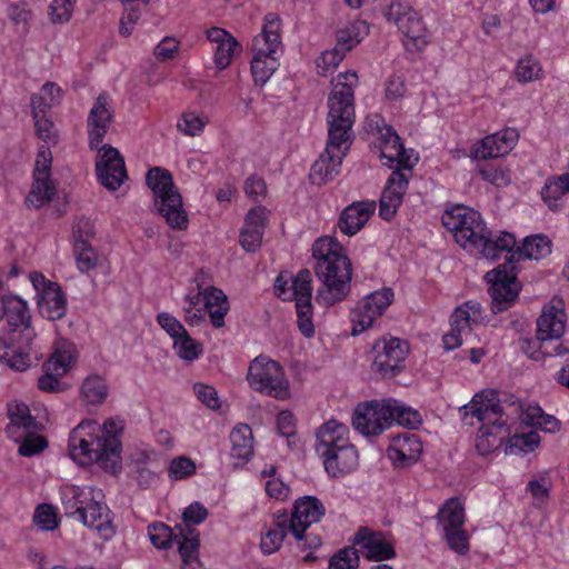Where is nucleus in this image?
I'll list each match as a JSON object with an SVG mask.
<instances>
[{
	"mask_svg": "<svg viewBox=\"0 0 569 569\" xmlns=\"http://www.w3.org/2000/svg\"><path fill=\"white\" fill-rule=\"evenodd\" d=\"M204 120L194 112H184L177 123L179 131L189 137H196L203 131Z\"/></svg>",
	"mask_w": 569,
	"mask_h": 569,
	"instance_id": "864d4df0",
	"label": "nucleus"
},
{
	"mask_svg": "<svg viewBox=\"0 0 569 569\" xmlns=\"http://www.w3.org/2000/svg\"><path fill=\"white\" fill-rule=\"evenodd\" d=\"M541 67L531 56L519 60L516 68V77L520 82H529L539 78Z\"/></svg>",
	"mask_w": 569,
	"mask_h": 569,
	"instance_id": "603ef678",
	"label": "nucleus"
},
{
	"mask_svg": "<svg viewBox=\"0 0 569 569\" xmlns=\"http://www.w3.org/2000/svg\"><path fill=\"white\" fill-rule=\"evenodd\" d=\"M19 435H22L21 437L24 438L18 449L19 453L23 457L38 455L48 446L43 436L34 435L31 430L19 432Z\"/></svg>",
	"mask_w": 569,
	"mask_h": 569,
	"instance_id": "de8ad7c7",
	"label": "nucleus"
},
{
	"mask_svg": "<svg viewBox=\"0 0 569 569\" xmlns=\"http://www.w3.org/2000/svg\"><path fill=\"white\" fill-rule=\"evenodd\" d=\"M73 252L77 267L81 272H88L98 264V254L90 242H74Z\"/></svg>",
	"mask_w": 569,
	"mask_h": 569,
	"instance_id": "37998d69",
	"label": "nucleus"
},
{
	"mask_svg": "<svg viewBox=\"0 0 569 569\" xmlns=\"http://www.w3.org/2000/svg\"><path fill=\"white\" fill-rule=\"evenodd\" d=\"M359 567L358 550L346 547L335 553L329 561V569H357Z\"/></svg>",
	"mask_w": 569,
	"mask_h": 569,
	"instance_id": "49530a36",
	"label": "nucleus"
},
{
	"mask_svg": "<svg viewBox=\"0 0 569 569\" xmlns=\"http://www.w3.org/2000/svg\"><path fill=\"white\" fill-rule=\"evenodd\" d=\"M348 427L336 420H329L323 423L317 431L316 451L319 456L328 455L330 450L343 446L349 441Z\"/></svg>",
	"mask_w": 569,
	"mask_h": 569,
	"instance_id": "c85d7f7f",
	"label": "nucleus"
},
{
	"mask_svg": "<svg viewBox=\"0 0 569 569\" xmlns=\"http://www.w3.org/2000/svg\"><path fill=\"white\" fill-rule=\"evenodd\" d=\"M76 0H53L50 4V19L53 23L69 21Z\"/></svg>",
	"mask_w": 569,
	"mask_h": 569,
	"instance_id": "bf43d9fd",
	"label": "nucleus"
},
{
	"mask_svg": "<svg viewBox=\"0 0 569 569\" xmlns=\"http://www.w3.org/2000/svg\"><path fill=\"white\" fill-rule=\"evenodd\" d=\"M327 472L332 477H339L351 472L358 465V453L352 445L345 443L321 456Z\"/></svg>",
	"mask_w": 569,
	"mask_h": 569,
	"instance_id": "cd10ccee",
	"label": "nucleus"
},
{
	"mask_svg": "<svg viewBox=\"0 0 569 569\" xmlns=\"http://www.w3.org/2000/svg\"><path fill=\"white\" fill-rule=\"evenodd\" d=\"M421 452L422 443L419 438L413 433L403 432L393 438L387 456L396 468H407L418 461Z\"/></svg>",
	"mask_w": 569,
	"mask_h": 569,
	"instance_id": "5701e85b",
	"label": "nucleus"
},
{
	"mask_svg": "<svg viewBox=\"0 0 569 569\" xmlns=\"http://www.w3.org/2000/svg\"><path fill=\"white\" fill-rule=\"evenodd\" d=\"M346 52L335 47L332 50L326 51L317 60V68L320 73L325 74L330 68L337 67L343 59Z\"/></svg>",
	"mask_w": 569,
	"mask_h": 569,
	"instance_id": "0e129e2a",
	"label": "nucleus"
},
{
	"mask_svg": "<svg viewBox=\"0 0 569 569\" xmlns=\"http://www.w3.org/2000/svg\"><path fill=\"white\" fill-rule=\"evenodd\" d=\"M392 405L389 399L359 403L352 417V426L363 436L380 435L389 428L390 406Z\"/></svg>",
	"mask_w": 569,
	"mask_h": 569,
	"instance_id": "dca6fc26",
	"label": "nucleus"
},
{
	"mask_svg": "<svg viewBox=\"0 0 569 569\" xmlns=\"http://www.w3.org/2000/svg\"><path fill=\"white\" fill-rule=\"evenodd\" d=\"M569 192V173H562L558 177L549 178L541 189V198L548 208L558 211L561 204L558 202Z\"/></svg>",
	"mask_w": 569,
	"mask_h": 569,
	"instance_id": "e433bc0d",
	"label": "nucleus"
},
{
	"mask_svg": "<svg viewBox=\"0 0 569 569\" xmlns=\"http://www.w3.org/2000/svg\"><path fill=\"white\" fill-rule=\"evenodd\" d=\"M565 312L562 309L550 307L543 309L537 319V340L545 343L548 340L559 339L565 332Z\"/></svg>",
	"mask_w": 569,
	"mask_h": 569,
	"instance_id": "c756f323",
	"label": "nucleus"
},
{
	"mask_svg": "<svg viewBox=\"0 0 569 569\" xmlns=\"http://www.w3.org/2000/svg\"><path fill=\"white\" fill-rule=\"evenodd\" d=\"M73 357L66 351H56L43 365V375L38 379V388L47 392H60L64 388L59 381L71 367Z\"/></svg>",
	"mask_w": 569,
	"mask_h": 569,
	"instance_id": "b1692460",
	"label": "nucleus"
},
{
	"mask_svg": "<svg viewBox=\"0 0 569 569\" xmlns=\"http://www.w3.org/2000/svg\"><path fill=\"white\" fill-rule=\"evenodd\" d=\"M194 392L198 399L210 409H218L220 407L218 392L212 386L196 383Z\"/></svg>",
	"mask_w": 569,
	"mask_h": 569,
	"instance_id": "680f3d73",
	"label": "nucleus"
},
{
	"mask_svg": "<svg viewBox=\"0 0 569 569\" xmlns=\"http://www.w3.org/2000/svg\"><path fill=\"white\" fill-rule=\"evenodd\" d=\"M389 402L393 403L390 406L391 418L389 419V427L395 422L408 429H416L421 425V416L417 410L406 407L398 400L391 398Z\"/></svg>",
	"mask_w": 569,
	"mask_h": 569,
	"instance_id": "ea45409f",
	"label": "nucleus"
},
{
	"mask_svg": "<svg viewBox=\"0 0 569 569\" xmlns=\"http://www.w3.org/2000/svg\"><path fill=\"white\" fill-rule=\"evenodd\" d=\"M355 72L340 73L337 82L332 80V90L328 97V141L325 151L311 167L310 179L313 184H323L339 172L343 158L352 143L355 122L353 86Z\"/></svg>",
	"mask_w": 569,
	"mask_h": 569,
	"instance_id": "f257e3e1",
	"label": "nucleus"
},
{
	"mask_svg": "<svg viewBox=\"0 0 569 569\" xmlns=\"http://www.w3.org/2000/svg\"><path fill=\"white\" fill-rule=\"evenodd\" d=\"M39 312L49 320H59L67 312V299L59 284H50L38 299Z\"/></svg>",
	"mask_w": 569,
	"mask_h": 569,
	"instance_id": "2f4dec72",
	"label": "nucleus"
},
{
	"mask_svg": "<svg viewBox=\"0 0 569 569\" xmlns=\"http://www.w3.org/2000/svg\"><path fill=\"white\" fill-rule=\"evenodd\" d=\"M470 313L463 308H456L450 317V332L442 338L445 348L452 350L462 343V333L470 330Z\"/></svg>",
	"mask_w": 569,
	"mask_h": 569,
	"instance_id": "c9c22d12",
	"label": "nucleus"
},
{
	"mask_svg": "<svg viewBox=\"0 0 569 569\" xmlns=\"http://www.w3.org/2000/svg\"><path fill=\"white\" fill-rule=\"evenodd\" d=\"M519 133L513 128H507L485 137L475 149L478 159L498 158L508 153L516 144Z\"/></svg>",
	"mask_w": 569,
	"mask_h": 569,
	"instance_id": "a878e982",
	"label": "nucleus"
},
{
	"mask_svg": "<svg viewBox=\"0 0 569 569\" xmlns=\"http://www.w3.org/2000/svg\"><path fill=\"white\" fill-rule=\"evenodd\" d=\"M274 518V528H270L262 537L260 542V548L263 553L271 555L276 552L287 532L289 531V523H288V512L287 511H278L273 516Z\"/></svg>",
	"mask_w": 569,
	"mask_h": 569,
	"instance_id": "72a5a7b5",
	"label": "nucleus"
},
{
	"mask_svg": "<svg viewBox=\"0 0 569 569\" xmlns=\"http://www.w3.org/2000/svg\"><path fill=\"white\" fill-rule=\"evenodd\" d=\"M409 178L410 173L400 170L391 172L380 198L379 214L383 220L389 221L395 217L408 189Z\"/></svg>",
	"mask_w": 569,
	"mask_h": 569,
	"instance_id": "4be33fe9",
	"label": "nucleus"
},
{
	"mask_svg": "<svg viewBox=\"0 0 569 569\" xmlns=\"http://www.w3.org/2000/svg\"><path fill=\"white\" fill-rule=\"evenodd\" d=\"M188 306L184 310V321L193 327L199 326L206 320L202 308H197L203 300V308L208 311L210 321L214 328H221L224 325V317L229 311V302L227 296L221 289L208 287L203 292L194 296H187Z\"/></svg>",
	"mask_w": 569,
	"mask_h": 569,
	"instance_id": "9b49d317",
	"label": "nucleus"
},
{
	"mask_svg": "<svg viewBox=\"0 0 569 569\" xmlns=\"http://www.w3.org/2000/svg\"><path fill=\"white\" fill-rule=\"evenodd\" d=\"M247 379L250 387L258 392L279 400L290 397L289 382L284 378V371L274 360L262 356L257 357L249 366Z\"/></svg>",
	"mask_w": 569,
	"mask_h": 569,
	"instance_id": "9d476101",
	"label": "nucleus"
},
{
	"mask_svg": "<svg viewBox=\"0 0 569 569\" xmlns=\"http://www.w3.org/2000/svg\"><path fill=\"white\" fill-rule=\"evenodd\" d=\"M94 237V226L88 218H80L73 226L74 242H90Z\"/></svg>",
	"mask_w": 569,
	"mask_h": 569,
	"instance_id": "774afa93",
	"label": "nucleus"
},
{
	"mask_svg": "<svg viewBox=\"0 0 569 569\" xmlns=\"http://www.w3.org/2000/svg\"><path fill=\"white\" fill-rule=\"evenodd\" d=\"M173 348L177 355L186 361H193L203 351L202 345L192 339L188 331L181 338L173 341Z\"/></svg>",
	"mask_w": 569,
	"mask_h": 569,
	"instance_id": "a18cd8bd",
	"label": "nucleus"
},
{
	"mask_svg": "<svg viewBox=\"0 0 569 569\" xmlns=\"http://www.w3.org/2000/svg\"><path fill=\"white\" fill-rule=\"evenodd\" d=\"M112 120L110 97L102 92L97 97L87 119L89 147L99 151L96 161L98 180L104 188L117 190L127 180L128 174L119 150L110 144H102Z\"/></svg>",
	"mask_w": 569,
	"mask_h": 569,
	"instance_id": "f03ea898",
	"label": "nucleus"
},
{
	"mask_svg": "<svg viewBox=\"0 0 569 569\" xmlns=\"http://www.w3.org/2000/svg\"><path fill=\"white\" fill-rule=\"evenodd\" d=\"M540 443V436L536 431H529L522 435H515L509 439V446L506 452L516 455L519 452H531Z\"/></svg>",
	"mask_w": 569,
	"mask_h": 569,
	"instance_id": "c03bdc74",
	"label": "nucleus"
},
{
	"mask_svg": "<svg viewBox=\"0 0 569 569\" xmlns=\"http://www.w3.org/2000/svg\"><path fill=\"white\" fill-rule=\"evenodd\" d=\"M506 433L507 431H499V425L490 428H479L476 439L477 451L485 456L498 449L502 445Z\"/></svg>",
	"mask_w": 569,
	"mask_h": 569,
	"instance_id": "58836bf2",
	"label": "nucleus"
},
{
	"mask_svg": "<svg viewBox=\"0 0 569 569\" xmlns=\"http://www.w3.org/2000/svg\"><path fill=\"white\" fill-rule=\"evenodd\" d=\"M312 256L316 276L322 282L317 303L330 307L345 300L351 289L352 267L342 246L332 237H323L315 242Z\"/></svg>",
	"mask_w": 569,
	"mask_h": 569,
	"instance_id": "7ed1b4c3",
	"label": "nucleus"
},
{
	"mask_svg": "<svg viewBox=\"0 0 569 569\" xmlns=\"http://www.w3.org/2000/svg\"><path fill=\"white\" fill-rule=\"evenodd\" d=\"M33 119L38 137L43 141H51L57 143V134L54 132L53 122L49 120L44 114Z\"/></svg>",
	"mask_w": 569,
	"mask_h": 569,
	"instance_id": "338daca9",
	"label": "nucleus"
},
{
	"mask_svg": "<svg viewBox=\"0 0 569 569\" xmlns=\"http://www.w3.org/2000/svg\"><path fill=\"white\" fill-rule=\"evenodd\" d=\"M353 543L360 547L365 558L372 561H382L396 557L393 546L386 540L381 531L360 527L353 537Z\"/></svg>",
	"mask_w": 569,
	"mask_h": 569,
	"instance_id": "412c9836",
	"label": "nucleus"
},
{
	"mask_svg": "<svg viewBox=\"0 0 569 569\" xmlns=\"http://www.w3.org/2000/svg\"><path fill=\"white\" fill-rule=\"evenodd\" d=\"M479 173L481 178L497 188H502L510 183V176L508 171L496 168L491 164H486L480 168Z\"/></svg>",
	"mask_w": 569,
	"mask_h": 569,
	"instance_id": "13d9d810",
	"label": "nucleus"
},
{
	"mask_svg": "<svg viewBox=\"0 0 569 569\" xmlns=\"http://www.w3.org/2000/svg\"><path fill=\"white\" fill-rule=\"evenodd\" d=\"M168 473L173 480L186 479L196 473V463L186 456L177 457L170 461Z\"/></svg>",
	"mask_w": 569,
	"mask_h": 569,
	"instance_id": "3c124183",
	"label": "nucleus"
},
{
	"mask_svg": "<svg viewBox=\"0 0 569 569\" xmlns=\"http://www.w3.org/2000/svg\"><path fill=\"white\" fill-rule=\"evenodd\" d=\"M386 17L403 33V43L408 50L420 51L428 43V30L418 12L410 6L395 1L389 6Z\"/></svg>",
	"mask_w": 569,
	"mask_h": 569,
	"instance_id": "f8f14e48",
	"label": "nucleus"
},
{
	"mask_svg": "<svg viewBox=\"0 0 569 569\" xmlns=\"http://www.w3.org/2000/svg\"><path fill=\"white\" fill-rule=\"evenodd\" d=\"M262 236L258 229L243 228L240 232V244L247 252H256L261 246Z\"/></svg>",
	"mask_w": 569,
	"mask_h": 569,
	"instance_id": "e2e57ef3",
	"label": "nucleus"
},
{
	"mask_svg": "<svg viewBox=\"0 0 569 569\" xmlns=\"http://www.w3.org/2000/svg\"><path fill=\"white\" fill-rule=\"evenodd\" d=\"M551 482L547 478L532 479L527 485V491L540 502L548 500Z\"/></svg>",
	"mask_w": 569,
	"mask_h": 569,
	"instance_id": "69168bd1",
	"label": "nucleus"
},
{
	"mask_svg": "<svg viewBox=\"0 0 569 569\" xmlns=\"http://www.w3.org/2000/svg\"><path fill=\"white\" fill-rule=\"evenodd\" d=\"M239 48L240 44L233 36L227 38L224 42L219 43L214 52V63L217 68L220 70L226 69L230 64L236 50Z\"/></svg>",
	"mask_w": 569,
	"mask_h": 569,
	"instance_id": "8fccbe9b",
	"label": "nucleus"
},
{
	"mask_svg": "<svg viewBox=\"0 0 569 569\" xmlns=\"http://www.w3.org/2000/svg\"><path fill=\"white\" fill-rule=\"evenodd\" d=\"M33 521L42 530H53L58 526L57 515L50 505H40L33 515Z\"/></svg>",
	"mask_w": 569,
	"mask_h": 569,
	"instance_id": "5fc2aeb1",
	"label": "nucleus"
},
{
	"mask_svg": "<svg viewBox=\"0 0 569 569\" xmlns=\"http://www.w3.org/2000/svg\"><path fill=\"white\" fill-rule=\"evenodd\" d=\"M379 148L381 158L387 160L385 164L395 170L410 172L417 161V158L412 159V150L405 149L400 137L391 127L386 126V132L380 136Z\"/></svg>",
	"mask_w": 569,
	"mask_h": 569,
	"instance_id": "aec40b11",
	"label": "nucleus"
},
{
	"mask_svg": "<svg viewBox=\"0 0 569 569\" xmlns=\"http://www.w3.org/2000/svg\"><path fill=\"white\" fill-rule=\"evenodd\" d=\"M8 416L10 422L6 427V432L17 442L22 436L19 435L21 430L29 431L36 427V420L31 416L30 409L24 403H16L14 406H9Z\"/></svg>",
	"mask_w": 569,
	"mask_h": 569,
	"instance_id": "473e14b6",
	"label": "nucleus"
},
{
	"mask_svg": "<svg viewBox=\"0 0 569 569\" xmlns=\"http://www.w3.org/2000/svg\"><path fill=\"white\" fill-rule=\"evenodd\" d=\"M208 513L207 508L202 503L192 502L184 509L182 520L187 527L199 525L207 519Z\"/></svg>",
	"mask_w": 569,
	"mask_h": 569,
	"instance_id": "052dcab7",
	"label": "nucleus"
},
{
	"mask_svg": "<svg viewBox=\"0 0 569 569\" xmlns=\"http://www.w3.org/2000/svg\"><path fill=\"white\" fill-rule=\"evenodd\" d=\"M437 518L443 531L460 528L465 523L463 506L458 498H450L440 508Z\"/></svg>",
	"mask_w": 569,
	"mask_h": 569,
	"instance_id": "4c0bfd02",
	"label": "nucleus"
},
{
	"mask_svg": "<svg viewBox=\"0 0 569 569\" xmlns=\"http://www.w3.org/2000/svg\"><path fill=\"white\" fill-rule=\"evenodd\" d=\"M281 44L280 18L269 12L261 32L252 41L251 73L257 84H264L277 70L279 63L276 54Z\"/></svg>",
	"mask_w": 569,
	"mask_h": 569,
	"instance_id": "1a4fd4ad",
	"label": "nucleus"
},
{
	"mask_svg": "<svg viewBox=\"0 0 569 569\" xmlns=\"http://www.w3.org/2000/svg\"><path fill=\"white\" fill-rule=\"evenodd\" d=\"M503 403L496 390H483L476 393L471 401L461 408L463 410V419L467 420L470 416L482 423L480 428H490L499 425V431H507V422L502 419L505 415Z\"/></svg>",
	"mask_w": 569,
	"mask_h": 569,
	"instance_id": "ddd939ff",
	"label": "nucleus"
},
{
	"mask_svg": "<svg viewBox=\"0 0 569 569\" xmlns=\"http://www.w3.org/2000/svg\"><path fill=\"white\" fill-rule=\"evenodd\" d=\"M323 503L313 496L299 498L292 512L288 513L289 531L298 540L302 541L305 531L325 516Z\"/></svg>",
	"mask_w": 569,
	"mask_h": 569,
	"instance_id": "6ab92c4d",
	"label": "nucleus"
},
{
	"mask_svg": "<svg viewBox=\"0 0 569 569\" xmlns=\"http://www.w3.org/2000/svg\"><path fill=\"white\" fill-rule=\"evenodd\" d=\"M392 301L393 291L390 288L368 295L350 312V320L353 323L352 335L358 336L371 327L373 320L381 316Z\"/></svg>",
	"mask_w": 569,
	"mask_h": 569,
	"instance_id": "a211bd4d",
	"label": "nucleus"
},
{
	"mask_svg": "<svg viewBox=\"0 0 569 569\" xmlns=\"http://www.w3.org/2000/svg\"><path fill=\"white\" fill-rule=\"evenodd\" d=\"M231 456L248 461L253 455V435L248 425L236 426L230 433Z\"/></svg>",
	"mask_w": 569,
	"mask_h": 569,
	"instance_id": "f704fd0d",
	"label": "nucleus"
},
{
	"mask_svg": "<svg viewBox=\"0 0 569 569\" xmlns=\"http://www.w3.org/2000/svg\"><path fill=\"white\" fill-rule=\"evenodd\" d=\"M373 369L383 378H393L401 370V362L406 359L409 347L406 341L398 338L380 339L373 347Z\"/></svg>",
	"mask_w": 569,
	"mask_h": 569,
	"instance_id": "f3484780",
	"label": "nucleus"
},
{
	"mask_svg": "<svg viewBox=\"0 0 569 569\" xmlns=\"http://www.w3.org/2000/svg\"><path fill=\"white\" fill-rule=\"evenodd\" d=\"M506 262L486 273V280L490 283L488 293L491 298V311L499 313L515 302L520 286L517 281L518 269L516 263L521 259L539 260L551 252V241L542 236L527 237L522 246L513 247L506 251Z\"/></svg>",
	"mask_w": 569,
	"mask_h": 569,
	"instance_id": "20e7f679",
	"label": "nucleus"
},
{
	"mask_svg": "<svg viewBox=\"0 0 569 569\" xmlns=\"http://www.w3.org/2000/svg\"><path fill=\"white\" fill-rule=\"evenodd\" d=\"M92 498H94L92 488H80L74 485L66 486L61 498L64 515L78 520L79 513L86 511Z\"/></svg>",
	"mask_w": 569,
	"mask_h": 569,
	"instance_id": "7c9ffc66",
	"label": "nucleus"
},
{
	"mask_svg": "<svg viewBox=\"0 0 569 569\" xmlns=\"http://www.w3.org/2000/svg\"><path fill=\"white\" fill-rule=\"evenodd\" d=\"M311 297V272L308 269H301L296 277L291 279L290 299L296 301L298 328L306 338L315 336Z\"/></svg>",
	"mask_w": 569,
	"mask_h": 569,
	"instance_id": "2eb2a0df",
	"label": "nucleus"
},
{
	"mask_svg": "<svg viewBox=\"0 0 569 569\" xmlns=\"http://www.w3.org/2000/svg\"><path fill=\"white\" fill-rule=\"evenodd\" d=\"M178 543V550L182 560V563L198 559L199 552V535L196 533L194 529H189L188 535L183 533L180 528L179 535L174 536Z\"/></svg>",
	"mask_w": 569,
	"mask_h": 569,
	"instance_id": "a19ab883",
	"label": "nucleus"
},
{
	"mask_svg": "<svg viewBox=\"0 0 569 569\" xmlns=\"http://www.w3.org/2000/svg\"><path fill=\"white\" fill-rule=\"evenodd\" d=\"M445 538L450 549L457 553L465 555L469 550V539L462 527L445 531Z\"/></svg>",
	"mask_w": 569,
	"mask_h": 569,
	"instance_id": "6e6d98bb",
	"label": "nucleus"
},
{
	"mask_svg": "<svg viewBox=\"0 0 569 569\" xmlns=\"http://www.w3.org/2000/svg\"><path fill=\"white\" fill-rule=\"evenodd\" d=\"M81 393L92 405L101 403L107 395L108 388L104 380L97 375L89 376L81 386Z\"/></svg>",
	"mask_w": 569,
	"mask_h": 569,
	"instance_id": "79ce46f5",
	"label": "nucleus"
},
{
	"mask_svg": "<svg viewBox=\"0 0 569 569\" xmlns=\"http://www.w3.org/2000/svg\"><path fill=\"white\" fill-rule=\"evenodd\" d=\"M99 493H94V498L89 502L83 513H79L81 523L90 527L99 533V536L108 541L116 535V527L112 523V513L107 505L97 500Z\"/></svg>",
	"mask_w": 569,
	"mask_h": 569,
	"instance_id": "393cba45",
	"label": "nucleus"
},
{
	"mask_svg": "<svg viewBox=\"0 0 569 569\" xmlns=\"http://www.w3.org/2000/svg\"><path fill=\"white\" fill-rule=\"evenodd\" d=\"M98 425L94 421H82L69 436L68 449L70 457L80 465L98 461L107 468V462L116 471L119 465L121 445L118 439L94 435Z\"/></svg>",
	"mask_w": 569,
	"mask_h": 569,
	"instance_id": "0eeeda50",
	"label": "nucleus"
},
{
	"mask_svg": "<svg viewBox=\"0 0 569 569\" xmlns=\"http://www.w3.org/2000/svg\"><path fill=\"white\" fill-rule=\"evenodd\" d=\"M51 164L52 153L50 148L41 146L36 159L33 183L26 199L29 208L39 209L46 202H50L56 196L57 187L50 179Z\"/></svg>",
	"mask_w": 569,
	"mask_h": 569,
	"instance_id": "4468645a",
	"label": "nucleus"
},
{
	"mask_svg": "<svg viewBox=\"0 0 569 569\" xmlns=\"http://www.w3.org/2000/svg\"><path fill=\"white\" fill-rule=\"evenodd\" d=\"M146 182L154 196V207L172 229L184 230L188 227V213L182 206V197L176 188L171 173L160 167L150 169Z\"/></svg>",
	"mask_w": 569,
	"mask_h": 569,
	"instance_id": "6e6552de",
	"label": "nucleus"
},
{
	"mask_svg": "<svg viewBox=\"0 0 569 569\" xmlns=\"http://www.w3.org/2000/svg\"><path fill=\"white\" fill-rule=\"evenodd\" d=\"M442 224L453 232L456 240L462 247L470 246L479 249L488 259H498L500 252L510 251L516 244L512 233L502 231L499 234L489 230L481 214L466 207H456L442 216Z\"/></svg>",
	"mask_w": 569,
	"mask_h": 569,
	"instance_id": "39448f33",
	"label": "nucleus"
},
{
	"mask_svg": "<svg viewBox=\"0 0 569 569\" xmlns=\"http://www.w3.org/2000/svg\"><path fill=\"white\" fill-rule=\"evenodd\" d=\"M376 210L375 201H357L346 207L339 218L338 227L346 236L359 232Z\"/></svg>",
	"mask_w": 569,
	"mask_h": 569,
	"instance_id": "bb28decb",
	"label": "nucleus"
},
{
	"mask_svg": "<svg viewBox=\"0 0 569 569\" xmlns=\"http://www.w3.org/2000/svg\"><path fill=\"white\" fill-rule=\"evenodd\" d=\"M148 536L156 548L167 549L176 535L167 525L156 522L148 527Z\"/></svg>",
	"mask_w": 569,
	"mask_h": 569,
	"instance_id": "09e8293b",
	"label": "nucleus"
},
{
	"mask_svg": "<svg viewBox=\"0 0 569 569\" xmlns=\"http://www.w3.org/2000/svg\"><path fill=\"white\" fill-rule=\"evenodd\" d=\"M4 316L10 330L0 335V362L16 371H24L31 367L29 350L37 336L27 302L17 296H8Z\"/></svg>",
	"mask_w": 569,
	"mask_h": 569,
	"instance_id": "423d86ee",
	"label": "nucleus"
},
{
	"mask_svg": "<svg viewBox=\"0 0 569 569\" xmlns=\"http://www.w3.org/2000/svg\"><path fill=\"white\" fill-rule=\"evenodd\" d=\"M159 326L176 341L181 338L186 332L183 325L173 316L168 312H160L157 316Z\"/></svg>",
	"mask_w": 569,
	"mask_h": 569,
	"instance_id": "4d7b16f0",
	"label": "nucleus"
}]
</instances>
